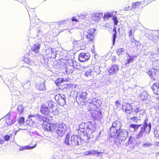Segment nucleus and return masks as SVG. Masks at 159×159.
Here are the masks:
<instances>
[{"instance_id":"f257e3e1","label":"nucleus","mask_w":159,"mask_h":159,"mask_svg":"<svg viewBox=\"0 0 159 159\" xmlns=\"http://www.w3.org/2000/svg\"><path fill=\"white\" fill-rule=\"evenodd\" d=\"M70 135L67 134L65 140V143L67 145L75 146L77 145H81V138L78 135H73L71 137L70 142Z\"/></svg>"},{"instance_id":"f03ea898","label":"nucleus","mask_w":159,"mask_h":159,"mask_svg":"<svg viewBox=\"0 0 159 159\" xmlns=\"http://www.w3.org/2000/svg\"><path fill=\"white\" fill-rule=\"evenodd\" d=\"M151 128V124L150 122H149V124L148 126H144V125H143L141 129L138 134L137 136V138L140 139V143H144L146 140V138L145 137H142L143 134L145 132L146 133H149L150 131Z\"/></svg>"},{"instance_id":"7ed1b4c3","label":"nucleus","mask_w":159,"mask_h":159,"mask_svg":"<svg viewBox=\"0 0 159 159\" xmlns=\"http://www.w3.org/2000/svg\"><path fill=\"white\" fill-rule=\"evenodd\" d=\"M122 126V123L120 121H116L114 122L110 128V132L111 137H115L118 131L121 129Z\"/></svg>"},{"instance_id":"20e7f679","label":"nucleus","mask_w":159,"mask_h":159,"mask_svg":"<svg viewBox=\"0 0 159 159\" xmlns=\"http://www.w3.org/2000/svg\"><path fill=\"white\" fill-rule=\"evenodd\" d=\"M133 108L131 111L132 114L135 115H139V117H142L145 111L140 107L139 102H137L132 103Z\"/></svg>"},{"instance_id":"39448f33","label":"nucleus","mask_w":159,"mask_h":159,"mask_svg":"<svg viewBox=\"0 0 159 159\" xmlns=\"http://www.w3.org/2000/svg\"><path fill=\"white\" fill-rule=\"evenodd\" d=\"M102 103L101 100L95 98H93L89 102L88 108V111L91 112L95 111L97 108L100 107Z\"/></svg>"},{"instance_id":"423d86ee","label":"nucleus","mask_w":159,"mask_h":159,"mask_svg":"<svg viewBox=\"0 0 159 159\" xmlns=\"http://www.w3.org/2000/svg\"><path fill=\"white\" fill-rule=\"evenodd\" d=\"M102 103L101 100L95 98H93L89 102L88 108V111L91 112L95 111L97 108L100 107Z\"/></svg>"},{"instance_id":"0eeeda50","label":"nucleus","mask_w":159,"mask_h":159,"mask_svg":"<svg viewBox=\"0 0 159 159\" xmlns=\"http://www.w3.org/2000/svg\"><path fill=\"white\" fill-rule=\"evenodd\" d=\"M128 132L127 130L121 129L118 131L116 137L119 140L120 144L124 143L128 135Z\"/></svg>"},{"instance_id":"6e6552de","label":"nucleus","mask_w":159,"mask_h":159,"mask_svg":"<svg viewBox=\"0 0 159 159\" xmlns=\"http://www.w3.org/2000/svg\"><path fill=\"white\" fill-rule=\"evenodd\" d=\"M87 93L86 92H82L79 93L76 97V101L77 103L82 105H85L87 102L86 98Z\"/></svg>"},{"instance_id":"1a4fd4ad","label":"nucleus","mask_w":159,"mask_h":159,"mask_svg":"<svg viewBox=\"0 0 159 159\" xmlns=\"http://www.w3.org/2000/svg\"><path fill=\"white\" fill-rule=\"evenodd\" d=\"M144 32V35L149 40L154 42L157 38V32H153L147 29L145 30Z\"/></svg>"},{"instance_id":"9d476101","label":"nucleus","mask_w":159,"mask_h":159,"mask_svg":"<svg viewBox=\"0 0 159 159\" xmlns=\"http://www.w3.org/2000/svg\"><path fill=\"white\" fill-rule=\"evenodd\" d=\"M67 128V126L65 124H59L55 131L58 136L61 137L66 133Z\"/></svg>"},{"instance_id":"9b49d317","label":"nucleus","mask_w":159,"mask_h":159,"mask_svg":"<svg viewBox=\"0 0 159 159\" xmlns=\"http://www.w3.org/2000/svg\"><path fill=\"white\" fill-rule=\"evenodd\" d=\"M95 30L93 28L85 30L84 32V36L88 39L89 40L92 41L93 38V33Z\"/></svg>"},{"instance_id":"f8f14e48","label":"nucleus","mask_w":159,"mask_h":159,"mask_svg":"<svg viewBox=\"0 0 159 159\" xmlns=\"http://www.w3.org/2000/svg\"><path fill=\"white\" fill-rule=\"evenodd\" d=\"M55 99L59 105L63 106L66 104V97L65 95L61 94L57 95L55 97Z\"/></svg>"},{"instance_id":"ddd939ff","label":"nucleus","mask_w":159,"mask_h":159,"mask_svg":"<svg viewBox=\"0 0 159 159\" xmlns=\"http://www.w3.org/2000/svg\"><path fill=\"white\" fill-rule=\"evenodd\" d=\"M86 129L85 130V132L87 134L86 135L87 137V139H89L91 137L92 138V135H91L95 130L94 126L92 125H86Z\"/></svg>"},{"instance_id":"4468645a","label":"nucleus","mask_w":159,"mask_h":159,"mask_svg":"<svg viewBox=\"0 0 159 159\" xmlns=\"http://www.w3.org/2000/svg\"><path fill=\"white\" fill-rule=\"evenodd\" d=\"M103 153L101 152H99L98 150H89L84 152L85 156H90L95 155L97 157H102L103 156Z\"/></svg>"},{"instance_id":"2eb2a0df","label":"nucleus","mask_w":159,"mask_h":159,"mask_svg":"<svg viewBox=\"0 0 159 159\" xmlns=\"http://www.w3.org/2000/svg\"><path fill=\"white\" fill-rule=\"evenodd\" d=\"M90 113L93 118L95 120H99L102 117V115L100 111H90Z\"/></svg>"},{"instance_id":"dca6fc26","label":"nucleus","mask_w":159,"mask_h":159,"mask_svg":"<svg viewBox=\"0 0 159 159\" xmlns=\"http://www.w3.org/2000/svg\"><path fill=\"white\" fill-rule=\"evenodd\" d=\"M144 124L139 125L134 124H131L130 125V126L131 128H133L135 130H137L139 127H140V129H141L143 125H144V126L145 127L146 126H148V125L149 124L148 119L147 118H146L144 121Z\"/></svg>"},{"instance_id":"f3484780","label":"nucleus","mask_w":159,"mask_h":159,"mask_svg":"<svg viewBox=\"0 0 159 159\" xmlns=\"http://www.w3.org/2000/svg\"><path fill=\"white\" fill-rule=\"evenodd\" d=\"M90 57L89 53H82L79 55V60L80 61H84L88 60Z\"/></svg>"},{"instance_id":"a211bd4d","label":"nucleus","mask_w":159,"mask_h":159,"mask_svg":"<svg viewBox=\"0 0 159 159\" xmlns=\"http://www.w3.org/2000/svg\"><path fill=\"white\" fill-rule=\"evenodd\" d=\"M123 110H125L127 113H130L131 112V111H132V109L133 108L132 103V105L129 104L125 102L122 105Z\"/></svg>"},{"instance_id":"6ab92c4d","label":"nucleus","mask_w":159,"mask_h":159,"mask_svg":"<svg viewBox=\"0 0 159 159\" xmlns=\"http://www.w3.org/2000/svg\"><path fill=\"white\" fill-rule=\"evenodd\" d=\"M39 115V114H34L29 116L28 118L31 123L33 124L34 123L38 121Z\"/></svg>"},{"instance_id":"aec40b11","label":"nucleus","mask_w":159,"mask_h":159,"mask_svg":"<svg viewBox=\"0 0 159 159\" xmlns=\"http://www.w3.org/2000/svg\"><path fill=\"white\" fill-rule=\"evenodd\" d=\"M146 56L149 59L153 61L157 59L158 54L156 53L148 52L147 53Z\"/></svg>"},{"instance_id":"412c9836","label":"nucleus","mask_w":159,"mask_h":159,"mask_svg":"<svg viewBox=\"0 0 159 159\" xmlns=\"http://www.w3.org/2000/svg\"><path fill=\"white\" fill-rule=\"evenodd\" d=\"M40 111L43 114L48 115L50 111L51 112V111L49 109L47 105H43L41 106Z\"/></svg>"},{"instance_id":"4be33fe9","label":"nucleus","mask_w":159,"mask_h":159,"mask_svg":"<svg viewBox=\"0 0 159 159\" xmlns=\"http://www.w3.org/2000/svg\"><path fill=\"white\" fill-rule=\"evenodd\" d=\"M48 107L51 111V112L55 111L57 109V107L55 103L51 101H48L47 102Z\"/></svg>"},{"instance_id":"5701e85b","label":"nucleus","mask_w":159,"mask_h":159,"mask_svg":"<svg viewBox=\"0 0 159 159\" xmlns=\"http://www.w3.org/2000/svg\"><path fill=\"white\" fill-rule=\"evenodd\" d=\"M152 88L154 93L159 95V83H154Z\"/></svg>"},{"instance_id":"b1692460","label":"nucleus","mask_w":159,"mask_h":159,"mask_svg":"<svg viewBox=\"0 0 159 159\" xmlns=\"http://www.w3.org/2000/svg\"><path fill=\"white\" fill-rule=\"evenodd\" d=\"M119 70L118 66L116 65H112L109 70V73L110 75L116 73Z\"/></svg>"},{"instance_id":"393cba45","label":"nucleus","mask_w":159,"mask_h":159,"mask_svg":"<svg viewBox=\"0 0 159 159\" xmlns=\"http://www.w3.org/2000/svg\"><path fill=\"white\" fill-rule=\"evenodd\" d=\"M102 16V15L101 14L96 13L93 14L91 16V18L93 20L98 21L100 19Z\"/></svg>"},{"instance_id":"a878e982","label":"nucleus","mask_w":159,"mask_h":159,"mask_svg":"<svg viewBox=\"0 0 159 159\" xmlns=\"http://www.w3.org/2000/svg\"><path fill=\"white\" fill-rule=\"evenodd\" d=\"M40 47V44L39 43H36L31 48L32 51L35 53H37L39 52Z\"/></svg>"},{"instance_id":"bb28decb","label":"nucleus","mask_w":159,"mask_h":159,"mask_svg":"<svg viewBox=\"0 0 159 159\" xmlns=\"http://www.w3.org/2000/svg\"><path fill=\"white\" fill-rule=\"evenodd\" d=\"M72 66H70V67H71V68H67L66 69V72L67 74H71L73 73V71H74V68L75 67V64H76V62L75 63H72Z\"/></svg>"},{"instance_id":"cd10ccee","label":"nucleus","mask_w":159,"mask_h":159,"mask_svg":"<svg viewBox=\"0 0 159 159\" xmlns=\"http://www.w3.org/2000/svg\"><path fill=\"white\" fill-rule=\"evenodd\" d=\"M87 125H88L87 124H85L84 123H81L79 126V130L81 132L84 133L87 128Z\"/></svg>"},{"instance_id":"c85d7f7f","label":"nucleus","mask_w":159,"mask_h":159,"mask_svg":"<svg viewBox=\"0 0 159 159\" xmlns=\"http://www.w3.org/2000/svg\"><path fill=\"white\" fill-rule=\"evenodd\" d=\"M94 73V72L93 69H89L86 71L85 75L87 77H89L93 76Z\"/></svg>"},{"instance_id":"c756f323","label":"nucleus","mask_w":159,"mask_h":159,"mask_svg":"<svg viewBox=\"0 0 159 159\" xmlns=\"http://www.w3.org/2000/svg\"><path fill=\"white\" fill-rule=\"evenodd\" d=\"M149 97L148 94L146 92L143 93L140 96V99L143 100L148 99Z\"/></svg>"},{"instance_id":"7c9ffc66","label":"nucleus","mask_w":159,"mask_h":159,"mask_svg":"<svg viewBox=\"0 0 159 159\" xmlns=\"http://www.w3.org/2000/svg\"><path fill=\"white\" fill-rule=\"evenodd\" d=\"M101 66L99 65L95 66L93 67V70H94L95 73L96 75L99 74L101 72L100 68Z\"/></svg>"},{"instance_id":"2f4dec72","label":"nucleus","mask_w":159,"mask_h":159,"mask_svg":"<svg viewBox=\"0 0 159 159\" xmlns=\"http://www.w3.org/2000/svg\"><path fill=\"white\" fill-rule=\"evenodd\" d=\"M127 142H126L125 143H123V144H125V146H128L130 144H132L134 142V139L133 138L131 137H129L127 140Z\"/></svg>"},{"instance_id":"473e14b6","label":"nucleus","mask_w":159,"mask_h":159,"mask_svg":"<svg viewBox=\"0 0 159 159\" xmlns=\"http://www.w3.org/2000/svg\"><path fill=\"white\" fill-rule=\"evenodd\" d=\"M15 122L14 120H11L9 117L7 118L6 119V123L8 125H11Z\"/></svg>"},{"instance_id":"72a5a7b5","label":"nucleus","mask_w":159,"mask_h":159,"mask_svg":"<svg viewBox=\"0 0 159 159\" xmlns=\"http://www.w3.org/2000/svg\"><path fill=\"white\" fill-rule=\"evenodd\" d=\"M43 126L44 129L47 131H50V123L48 122L44 123L43 125Z\"/></svg>"},{"instance_id":"f704fd0d","label":"nucleus","mask_w":159,"mask_h":159,"mask_svg":"<svg viewBox=\"0 0 159 159\" xmlns=\"http://www.w3.org/2000/svg\"><path fill=\"white\" fill-rule=\"evenodd\" d=\"M154 132L155 137L159 139V126H157L155 128Z\"/></svg>"},{"instance_id":"c9c22d12","label":"nucleus","mask_w":159,"mask_h":159,"mask_svg":"<svg viewBox=\"0 0 159 159\" xmlns=\"http://www.w3.org/2000/svg\"><path fill=\"white\" fill-rule=\"evenodd\" d=\"M81 40H75L74 39L73 41V44L74 46L80 47L81 46Z\"/></svg>"},{"instance_id":"e433bc0d","label":"nucleus","mask_w":159,"mask_h":159,"mask_svg":"<svg viewBox=\"0 0 159 159\" xmlns=\"http://www.w3.org/2000/svg\"><path fill=\"white\" fill-rule=\"evenodd\" d=\"M128 55L129 56V58L127 59L126 60L127 62L125 63V66H129L130 63L132 62L134 60V59L133 58L131 57L128 54Z\"/></svg>"},{"instance_id":"4c0bfd02","label":"nucleus","mask_w":159,"mask_h":159,"mask_svg":"<svg viewBox=\"0 0 159 159\" xmlns=\"http://www.w3.org/2000/svg\"><path fill=\"white\" fill-rule=\"evenodd\" d=\"M36 144H35L34 146L29 147L28 146H25L24 147L20 148H19V150L20 151H21L25 149H32L33 148L36 147Z\"/></svg>"},{"instance_id":"58836bf2","label":"nucleus","mask_w":159,"mask_h":159,"mask_svg":"<svg viewBox=\"0 0 159 159\" xmlns=\"http://www.w3.org/2000/svg\"><path fill=\"white\" fill-rule=\"evenodd\" d=\"M140 118L139 116H134L130 118V120L132 122H137L138 120H140Z\"/></svg>"},{"instance_id":"ea45409f","label":"nucleus","mask_w":159,"mask_h":159,"mask_svg":"<svg viewBox=\"0 0 159 159\" xmlns=\"http://www.w3.org/2000/svg\"><path fill=\"white\" fill-rule=\"evenodd\" d=\"M38 89L40 90H44L46 89L45 83H42L39 85Z\"/></svg>"},{"instance_id":"a19ab883","label":"nucleus","mask_w":159,"mask_h":159,"mask_svg":"<svg viewBox=\"0 0 159 159\" xmlns=\"http://www.w3.org/2000/svg\"><path fill=\"white\" fill-rule=\"evenodd\" d=\"M113 30L114 32H115V33L113 34V44L114 45L115 43V40L116 37V29L115 28H114L113 29Z\"/></svg>"},{"instance_id":"79ce46f5","label":"nucleus","mask_w":159,"mask_h":159,"mask_svg":"<svg viewBox=\"0 0 159 159\" xmlns=\"http://www.w3.org/2000/svg\"><path fill=\"white\" fill-rule=\"evenodd\" d=\"M152 61V65L154 67H159V60L157 59Z\"/></svg>"},{"instance_id":"37998d69","label":"nucleus","mask_w":159,"mask_h":159,"mask_svg":"<svg viewBox=\"0 0 159 159\" xmlns=\"http://www.w3.org/2000/svg\"><path fill=\"white\" fill-rule=\"evenodd\" d=\"M64 81V80L63 78H59L56 81L55 83L58 86Z\"/></svg>"},{"instance_id":"c03bdc74","label":"nucleus","mask_w":159,"mask_h":159,"mask_svg":"<svg viewBox=\"0 0 159 159\" xmlns=\"http://www.w3.org/2000/svg\"><path fill=\"white\" fill-rule=\"evenodd\" d=\"M17 109L20 114H21L23 112L24 108L23 107L22 105H20L18 106Z\"/></svg>"},{"instance_id":"a18cd8bd","label":"nucleus","mask_w":159,"mask_h":159,"mask_svg":"<svg viewBox=\"0 0 159 159\" xmlns=\"http://www.w3.org/2000/svg\"><path fill=\"white\" fill-rule=\"evenodd\" d=\"M57 128L56 125L54 124H50V131H54Z\"/></svg>"},{"instance_id":"49530a36","label":"nucleus","mask_w":159,"mask_h":159,"mask_svg":"<svg viewBox=\"0 0 159 159\" xmlns=\"http://www.w3.org/2000/svg\"><path fill=\"white\" fill-rule=\"evenodd\" d=\"M55 49L53 48H51V57L53 58L55 57L56 56V52L55 51Z\"/></svg>"},{"instance_id":"de8ad7c7","label":"nucleus","mask_w":159,"mask_h":159,"mask_svg":"<svg viewBox=\"0 0 159 159\" xmlns=\"http://www.w3.org/2000/svg\"><path fill=\"white\" fill-rule=\"evenodd\" d=\"M125 51V50L124 48H120L119 49L117 52V54L119 55L122 54Z\"/></svg>"},{"instance_id":"09e8293b","label":"nucleus","mask_w":159,"mask_h":159,"mask_svg":"<svg viewBox=\"0 0 159 159\" xmlns=\"http://www.w3.org/2000/svg\"><path fill=\"white\" fill-rule=\"evenodd\" d=\"M30 83L29 82H28L26 84H24L23 87L25 89H28L30 88Z\"/></svg>"},{"instance_id":"8fccbe9b","label":"nucleus","mask_w":159,"mask_h":159,"mask_svg":"<svg viewBox=\"0 0 159 159\" xmlns=\"http://www.w3.org/2000/svg\"><path fill=\"white\" fill-rule=\"evenodd\" d=\"M18 123L21 124H23L24 122V118L23 117H20L18 121Z\"/></svg>"},{"instance_id":"3c124183","label":"nucleus","mask_w":159,"mask_h":159,"mask_svg":"<svg viewBox=\"0 0 159 159\" xmlns=\"http://www.w3.org/2000/svg\"><path fill=\"white\" fill-rule=\"evenodd\" d=\"M141 4L140 2H137L133 4V7L136 8L139 6Z\"/></svg>"},{"instance_id":"603ef678","label":"nucleus","mask_w":159,"mask_h":159,"mask_svg":"<svg viewBox=\"0 0 159 159\" xmlns=\"http://www.w3.org/2000/svg\"><path fill=\"white\" fill-rule=\"evenodd\" d=\"M112 14L111 13H107L105 14L104 15V17L106 19L108 18L109 17H111L112 16Z\"/></svg>"},{"instance_id":"864d4df0","label":"nucleus","mask_w":159,"mask_h":159,"mask_svg":"<svg viewBox=\"0 0 159 159\" xmlns=\"http://www.w3.org/2000/svg\"><path fill=\"white\" fill-rule=\"evenodd\" d=\"M152 144L150 143L147 142L146 143H144L142 145V147H146L151 146Z\"/></svg>"},{"instance_id":"5fc2aeb1","label":"nucleus","mask_w":159,"mask_h":159,"mask_svg":"<svg viewBox=\"0 0 159 159\" xmlns=\"http://www.w3.org/2000/svg\"><path fill=\"white\" fill-rule=\"evenodd\" d=\"M4 139L5 140L7 141H8L10 139V136L8 135H5L4 137Z\"/></svg>"},{"instance_id":"6e6d98bb","label":"nucleus","mask_w":159,"mask_h":159,"mask_svg":"<svg viewBox=\"0 0 159 159\" xmlns=\"http://www.w3.org/2000/svg\"><path fill=\"white\" fill-rule=\"evenodd\" d=\"M22 61L24 62H25L26 63L28 64L30 62V61L28 58H24L22 59Z\"/></svg>"},{"instance_id":"4d7b16f0","label":"nucleus","mask_w":159,"mask_h":159,"mask_svg":"<svg viewBox=\"0 0 159 159\" xmlns=\"http://www.w3.org/2000/svg\"><path fill=\"white\" fill-rule=\"evenodd\" d=\"M43 118H44L43 116H42L39 114L38 121H40V122H43Z\"/></svg>"},{"instance_id":"13d9d810","label":"nucleus","mask_w":159,"mask_h":159,"mask_svg":"<svg viewBox=\"0 0 159 159\" xmlns=\"http://www.w3.org/2000/svg\"><path fill=\"white\" fill-rule=\"evenodd\" d=\"M49 120V119L47 117H44V118H43V122H44V123H46V122H48V121Z\"/></svg>"},{"instance_id":"bf43d9fd","label":"nucleus","mask_w":159,"mask_h":159,"mask_svg":"<svg viewBox=\"0 0 159 159\" xmlns=\"http://www.w3.org/2000/svg\"><path fill=\"white\" fill-rule=\"evenodd\" d=\"M78 16L80 17L81 19H83L85 18L86 16L84 14H81L80 16L78 15Z\"/></svg>"},{"instance_id":"052dcab7","label":"nucleus","mask_w":159,"mask_h":159,"mask_svg":"<svg viewBox=\"0 0 159 159\" xmlns=\"http://www.w3.org/2000/svg\"><path fill=\"white\" fill-rule=\"evenodd\" d=\"M113 19L114 21L115 25H117L118 21H117L116 18V17H113Z\"/></svg>"},{"instance_id":"680f3d73","label":"nucleus","mask_w":159,"mask_h":159,"mask_svg":"<svg viewBox=\"0 0 159 159\" xmlns=\"http://www.w3.org/2000/svg\"><path fill=\"white\" fill-rule=\"evenodd\" d=\"M115 103L117 107H119L120 105V102L119 101H116L115 102Z\"/></svg>"},{"instance_id":"e2e57ef3","label":"nucleus","mask_w":159,"mask_h":159,"mask_svg":"<svg viewBox=\"0 0 159 159\" xmlns=\"http://www.w3.org/2000/svg\"><path fill=\"white\" fill-rule=\"evenodd\" d=\"M72 20L73 21H76V22H78V20L76 19V17H73L72 19Z\"/></svg>"},{"instance_id":"0e129e2a","label":"nucleus","mask_w":159,"mask_h":159,"mask_svg":"<svg viewBox=\"0 0 159 159\" xmlns=\"http://www.w3.org/2000/svg\"><path fill=\"white\" fill-rule=\"evenodd\" d=\"M78 64H79V65L78 66H75V68L76 69H80L81 67V66L79 65L80 64L79 63H78Z\"/></svg>"},{"instance_id":"69168bd1","label":"nucleus","mask_w":159,"mask_h":159,"mask_svg":"<svg viewBox=\"0 0 159 159\" xmlns=\"http://www.w3.org/2000/svg\"><path fill=\"white\" fill-rule=\"evenodd\" d=\"M5 143V140L3 139H0V144H2L4 143Z\"/></svg>"},{"instance_id":"338daca9","label":"nucleus","mask_w":159,"mask_h":159,"mask_svg":"<svg viewBox=\"0 0 159 159\" xmlns=\"http://www.w3.org/2000/svg\"><path fill=\"white\" fill-rule=\"evenodd\" d=\"M148 75H150L151 77H152V72L150 70H149L148 73Z\"/></svg>"},{"instance_id":"774afa93","label":"nucleus","mask_w":159,"mask_h":159,"mask_svg":"<svg viewBox=\"0 0 159 159\" xmlns=\"http://www.w3.org/2000/svg\"><path fill=\"white\" fill-rule=\"evenodd\" d=\"M132 34V30L131 29H130L129 31V36H131Z\"/></svg>"}]
</instances>
